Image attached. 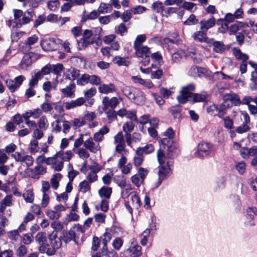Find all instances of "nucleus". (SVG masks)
Returning <instances> with one entry per match:
<instances>
[{"instance_id": "f257e3e1", "label": "nucleus", "mask_w": 257, "mask_h": 257, "mask_svg": "<svg viewBox=\"0 0 257 257\" xmlns=\"http://www.w3.org/2000/svg\"><path fill=\"white\" fill-rule=\"evenodd\" d=\"M146 40V37L145 35L137 36L134 43V48L137 57L147 60L149 59L151 52L148 46L143 45V43Z\"/></svg>"}, {"instance_id": "f03ea898", "label": "nucleus", "mask_w": 257, "mask_h": 257, "mask_svg": "<svg viewBox=\"0 0 257 257\" xmlns=\"http://www.w3.org/2000/svg\"><path fill=\"white\" fill-rule=\"evenodd\" d=\"M123 93L130 100L138 105H142L145 102L144 93L137 88L126 87L124 88Z\"/></svg>"}, {"instance_id": "7ed1b4c3", "label": "nucleus", "mask_w": 257, "mask_h": 257, "mask_svg": "<svg viewBox=\"0 0 257 257\" xmlns=\"http://www.w3.org/2000/svg\"><path fill=\"white\" fill-rule=\"evenodd\" d=\"M12 157L15 159L16 162H20L26 165L27 169L26 171L32 166L34 163V158L29 155H28L24 152H15L12 155Z\"/></svg>"}, {"instance_id": "20e7f679", "label": "nucleus", "mask_w": 257, "mask_h": 257, "mask_svg": "<svg viewBox=\"0 0 257 257\" xmlns=\"http://www.w3.org/2000/svg\"><path fill=\"white\" fill-rule=\"evenodd\" d=\"M141 204V201L136 194H133L129 197L124 203L126 208L131 214H132L134 211H138Z\"/></svg>"}, {"instance_id": "39448f33", "label": "nucleus", "mask_w": 257, "mask_h": 257, "mask_svg": "<svg viewBox=\"0 0 257 257\" xmlns=\"http://www.w3.org/2000/svg\"><path fill=\"white\" fill-rule=\"evenodd\" d=\"M172 164V160H169L167 161L166 164L160 165L159 167L158 174L159 178L156 185V187H158L161 184L163 180L171 173Z\"/></svg>"}, {"instance_id": "423d86ee", "label": "nucleus", "mask_w": 257, "mask_h": 257, "mask_svg": "<svg viewBox=\"0 0 257 257\" xmlns=\"http://www.w3.org/2000/svg\"><path fill=\"white\" fill-rule=\"evenodd\" d=\"M21 62L19 64L20 69L26 70L31 66L32 62L39 58V55L34 52L25 53Z\"/></svg>"}, {"instance_id": "0eeeda50", "label": "nucleus", "mask_w": 257, "mask_h": 257, "mask_svg": "<svg viewBox=\"0 0 257 257\" xmlns=\"http://www.w3.org/2000/svg\"><path fill=\"white\" fill-rule=\"evenodd\" d=\"M114 143L115 145V152L120 154H123V152L124 153H128V151L125 149L124 136L122 132H118L114 136Z\"/></svg>"}, {"instance_id": "6e6552de", "label": "nucleus", "mask_w": 257, "mask_h": 257, "mask_svg": "<svg viewBox=\"0 0 257 257\" xmlns=\"http://www.w3.org/2000/svg\"><path fill=\"white\" fill-rule=\"evenodd\" d=\"M34 12L33 10H28L23 15L21 20H19V22H13L10 21L8 22V25L9 26L13 27H21L23 25H26L29 23L33 19Z\"/></svg>"}, {"instance_id": "1a4fd4ad", "label": "nucleus", "mask_w": 257, "mask_h": 257, "mask_svg": "<svg viewBox=\"0 0 257 257\" xmlns=\"http://www.w3.org/2000/svg\"><path fill=\"white\" fill-rule=\"evenodd\" d=\"M195 86L193 84H190L182 88L180 92V95L177 96V100L180 103H185L189 98L191 99V93L193 91Z\"/></svg>"}, {"instance_id": "9d476101", "label": "nucleus", "mask_w": 257, "mask_h": 257, "mask_svg": "<svg viewBox=\"0 0 257 257\" xmlns=\"http://www.w3.org/2000/svg\"><path fill=\"white\" fill-rule=\"evenodd\" d=\"M88 83L92 85H98L100 84L101 80L99 77L96 75H89L85 74H83L80 79L77 80V84L82 86Z\"/></svg>"}, {"instance_id": "9b49d317", "label": "nucleus", "mask_w": 257, "mask_h": 257, "mask_svg": "<svg viewBox=\"0 0 257 257\" xmlns=\"http://www.w3.org/2000/svg\"><path fill=\"white\" fill-rule=\"evenodd\" d=\"M212 150L211 144L202 142L198 144L196 156L199 158H203L209 156Z\"/></svg>"}, {"instance_id": "f8f14e48", "label": "nucleus", "mask_w": 257, "mask_h": 257, "mask_svg": "<svg viewBox=\"0 0 257 257\" xmlns=\"http://www.w3.org/2000/svg\"><path fill=\"white\" fill-rule=\"evenodd\" d=\"M93 33L89 30H85L83 33V36L79 41H78V49L83 50L88 45L92 44L94 41L91 39Z\"/></svg>"}, {"instance_id": "ddd939ff", "label": "nucleus", "mask_w": 257, "mask_h": 257, "mask_svg": "<svg viewBox=\"0 0 257 257\" xmlns=\"http://www.w3.org/2000/svg\"><path fill=\"white\" fill-rule=\"evenodd\" d=\"M39 38L36 35H33L27 38L25 42L21 44V48L24 53L33 52L32 51L34 49V46L38 43Z\"/></svg>"}, {"instance_id": "4468645a", "label": "nucleus", "mask_w": 257, "mask_h": 257, "mask_svg": "<svg viewBox=\"0 0 257 257\" xmlns=\"http://www.w3.org/2000/svg\"><path fill=\"white\" fill-rule=\"evenodd\" d=\"M46 164L51 166L52 168L56 171H61L64 167L63 162L57 156V154L52 157L47 158Z\"/></svg>"}, {"instance_id": "2eb2a0df", "label": "nucleus", "mask_w": 257, "mask_h": 257, "mask_svg": "<svg viewBox=\"0 0 257 257\" xmlns=\"http://www.w3.org/2000/svg\"><path fill=\"white\" fill-rule=\"evenodd\" d=\"M127 159L124 155L121 154L120 158L117 161V168L120 170L122 174L127 175L131 174L133 165L129 163L126 164Z\"/></svg>"}, {"instance_id": "dca6fc26", "label": "nucleus", "mask_w": 257, "mask_h": 257, "mask_svg": "<svg viewBox=\"0 0 257 257\" xmlns=\"http://www.w3.org/2000/svg\"><path fill=\"white\" fill-rule=\"evenodd\" d=\"M243 10L239 8L236 10L233 14L228 13L225 14L223 19L218 20L219 22H225L226 23H231L234 21L235 19H240L243 18Z\"/></svg>"}, {"instance_id": "f3484780", "label": "nucleus", "mask_w": 257, "mask_h": 257, "mask_svg": "<svg viewBox=\"0 0 257 257\" xmlns=\"http://www.w3.org/2000/svg\"><path fill=\"white\" fill-rule=\"evenodd\" d=\"M65 210V208L63 205L58 204L55 205L53 209H48L46 214L50 219H58L61 216V212Z\"/></svg>"}, {"instance_id": "a211bd4d", "label": "nucleus", "mask_w": 257, "mask_h": 257, "mask_svg": "<svg viewBox=\"0 0 257 257\" xmlns=\"http://www.w3.org/2000/svg\"><path fill=\"white\" fill-rule=\"evenodd\" d=\"M120 99L116 97H113L109 99L108 97L105 96L102 99V103L103 104V110L106 111L108 109H114V108L119 103Z\"/></svg>"}, {"instance_id": "6ab92c4d", "label": "nucleus", "mask_w": 257, "mask_h": 257, "mask_svg": "<svg viewBox=\"0 0 257 257\" xmlns=\"http://www.w3.org/2000/svg\"><path fill=\"white\" fill-rule=\"evenodd\" d=\"M89 138L84 141V147L90 152L96 154L100 151V147L99 144L93 142V139L87 134Z\"/></svg>"}, {"instance_id": "aec40b11", "label": "nucleus", "mask_w": 257, "mask_h": 257, "mask_svg": "<svg viewBox=\"0 0 257 257\" xmlns=\"http://www.w3.org/2000/svg\"><path fill=\"white\" fill-rule=\"evenodd\" d=\"M27 171L28 172V175L30 177L38 179L40 175H43L46 172V169L40 164H38L34 169L29 168Z\"/></svg>"}, {"instance_id": "412c9836", "label": "nucleus", "mask_w": 257, "mask_h": 257, "mask_svg": "<svg viewBox=\"0 0 257 257\" xmlns=\"http://www.w3.org/2000/svg\"><path fill=\"white\" fill-rule=\"evenodd\" d=\"M208 74L209 73L207 70L197 66H192L188 71V75L194 78Z\"/></svg>"}, {"instance_id": "4be33fe9", "label": "nucleus", "mask_w": 257, "mask_h": 257, "mask_svg": "<svg viewBox=\"0 0 257 257\" xmlns=\"http://www.w3.org/2000/svg\"><path fill=\"white\" fill-rule=\"evenodd\" d=\"M42 49L46 51H53L56 49V42L54 39H46L41 42Z\"/></svg>"}, {"instance_id": "5701e85b", "label": "nucleus", "mask_w": 257, "mask_h": 257, "mask_svg": "<svg viewBox=\"0 0 257 257\" xmlns=\"http://www.w3.org/2000/svg\"><path fill=\"white\" fill-rule=\"evenodd\" d=\"M216 23V20L213 17H211L207 20L202 19L200 22V30L207 31L209 29L213 28Z\"/></svg>"}, {"instance_id": "b1692460", "label": "nucleus", "mask_w": 257, "mask_h": 257, "mask_svg": "<svg viewBox=\"0 0 257 257\" xmlns=\"http://www.w3.org/2000/svg\"><path fill=\"white\" fill-rule=\"evenodd\" d=\"M35 239L40 245V250H45L48 246L45 233L42 232L38 233L35 237Z\"/></svg>"}, {"instance_id": "393cba45", "label": "nucleus", "mask_w": 257, "mask_h": 257, "mask_svg": "<svg viewBox=\"0 0 257 257\" xmlns=\"http://www.w3.org/2000/svg\"><path fill=\"white\" fill-rule=\"evenodd\" d=\"M50 244L54 249H58L62 245L61 238L57 236V234L55 232H52L48 235Z\"/></svg>"}, {"instance_id": "a878e982", "label": "nucleus", "mask_w": 257, "mask_h": 257, "mask_svg": "<svg viewBox=\"0 0 257 257\" xmlns=\"http://www.w3.org/2000/svg\"><path fill=\"white\" fill-rule=\"evenodd\" d=\"M117 114L121 117H126L132 120H137L136 111L135 110L128 111L125 108H122L117 111Z\"/></svg>"}, {"instance_id": "bb28decb", "label": "nucleus", "mask_w": 257, "mask_h": 257, "mask_svg": "<svg viewBox=\"0 0 257 257\" xmlns=\"http://www.w3.org/2000/svg\"><path fill=\"white\" fill-rule=\"evenodd\" d=\"M85 102V98L83 97H79L74 100L66 102L65 103V107L69 110L78 106L82 105Z\"/></svg>"}, {"instance_id": "cd10ccee", "label": "nucleus", "mask_w": 257, "mask_h": 257, "mask_svg": "<svg viewBox=\"0 0 257 257\" xmlns=\"http://www.w3.org/2000/svg\"><path fill=\"white\" fill-rule=\"evenodd\" d=\"M248 27L247 22L244 23L242 22L237 21L234 24L231 25L229 27V35H233L235 34L239 30L246 28Z\"/></svg>"}, {"instance_id": "c85d7f7f", "label": "nucleus", "mask_w": 257, "mask_h": 257, "mask_svg": "<svg viewBox=\"0 0 257 257\" xmlns=\"http://www.w3.org/2000/svg\"><path fill=\"white\" fill-rule=\"evenodd\" d=\"M130 257H140L142 255V247L141 246L134 244L129 247L127 250Z\"/></svg>"}, {"instance_id": "c756f323", "label": "nucleus", "mask_w": 257, "mask_h": 257, "mask_svg": "<svg viewBox=\"0 0 257 257\" xmlns=\"http://www.w3.org/2000/svg\"><path fill=\"white\" fill-rule=\"evenodd\" d=\"M231 102L223 101L220 105L214 106L216 111H218L219 117H222L225 113L226 110L230 108Z\"/></svg>"}, {"instance_id": "7c9ffc66", "label": "nucleus", "mask_w": 257, "mask_h": 257, "mask_svg": "<svg viewBox=\"0 0 257 257\" xmlns=\"http://www.w3.org/2000/svg\"><path fill=\"white\" fill-rule=\"evenodd\" d=\"M62 80L58 79V76L56 77L55 81L52 82V84L50 81L45 82L43 84V89L47 92L50 91L51 88H53L54 90L56 89L57 85L59 83H61Z\"/></svg>"}, {"instance_id": "2f4dec72", "label": "nucleus", "mask_w": 257, "mask_h": 257, "mask_svg": "<svg viewBox=\"0 0 257 257\" xmlns=\"http://www.w3.org/2000/svg\"><path fill=\"white\" fill-rule=\"evenodd\" d=\"M42 113V110L39 108L29 110L23 113V117L24 119H29L31 117L37 119L41 115Z\"/></svg>"}, {"instance_id": "473e14b6", "label": "nucleus", "mask_w": 257, "mask_h": 257, "mask_svg": "<svg viewBox=\"0 0 257 257\" xmlns=\"http://www.w3.org/2000/svg\"><path fill=\"white\" fill-rule=\"evenodd\" d=\"M194 41L199 42H207L208 38L207 37L206 33L204 30L197 31L195 32L192 36Z\"/></svg>"}, {"instance_id": "72a5a7b5", "label": "nucleus", "mask_w": 257, "mask_h": 257, "mask_svg": "<svg viewBox=\"0 0 257 257\" xmlns=\"http://www.w3.org/2000/svg\"><path fill=\"white\" fill-rule=\"evenodd\" d=\"M62 175L59 173L53 175L50 179V184L53 189L56 190L59 186V182L62 179Z\"/></svg>"}, {"instance_id": "f704fd0d", "label": "nucleus", "mask_w": 257, "mask_h": 257, "mask_svg": "<svg viewBox=\"0 0 257 257\" xmlns=\"http://www.w3.org/2000/svg\"><path fill=\"white\" fill-rule=\"evenodd\" d=\"M164 136L166 138H163L161 140V143L164 146H167V147L168 145L166 144L168 142H170V140L172 139L174 136V133L172 129L168 128L164 133ZM164 149H165V146H164Z\"/></svg>"}, {"instance_id": "c9c22d12", "label": "nucleus", "mask_w": 257, "mask_h": 257, "mask_svg": "<svg viewBox=\"0 0 257 257\" xmlns=\"http://www.w3.org/2000/svg\"><path fill=\"white\" fill-rule=\"evenodd\" d=\"M112 193V188L105 186H102L98 190L99 196L101 198L109 199Z\"/></svg>"}, {"instance_id": "e433bc0d", "label": "nucleus", "mask_w": 257, "mask_h": 257, "mask_svg": "<svg viewBox=\"0 0 257 257\" xmlns=\"http://www.w3.org/2000/svg\"><path fill=\"white\" fill-rule=\"evenodd\" d=\"M115 87L112 84H100L98 87V91L101 93L108 94L115 91Z\"/></svg>"}, {"instance_id": "4c0bfd02", "label": "nucleus", "mask_w": 257, "mask_h": 257, "mask_svg": "<svg viewBox=\"0 0 257 257\" xmlns=\"http://www.w3.org/2000/svg\"><path fill=\"white\" fill-rule=\"evenodd\" d=\"M56 154L57 156H58L63 162L69 161L73 156L71 151H67L66 152L60 151L57 152Z\"/></svg>"}, {"instance_id": "58836bf2", "label": "nucleus", "mask_w": 257, "mask_h": 257, "mask_svg": "<svg viewBox=\"0 0 257 257\" xmlns=\"http://www.w3.org/2000/svg\"><path fill=\"white\" fill-rule=\"evenodd\" d=\"M137 150L143 155V154L148 155L154 152L155 147L152 144H147L144 147L138 148Z\"/></svg>"}, {"instance_id": "ea45409f", "label": "nucleus", "mask_w": 257, "mask_h": 257, "mask_svg": "<svg viewBox=\"0 0 257 257\" xmlns=\"http://www.w3.org/2000/svg\"><path fill=\"white\" fill-rule=\"evenodd\" d=\"M75 85L74 83H70L68 86L61 90V92L67 97H71L75 91Z\"/></svg>"}, {"instance_id": "a19ab883", "label": "nucleus", "mask_w": 257, "mask_h": 257, "mask_svg": "<svg viewBox=\"0 0 257 257\" xmlns=\"http://www.w3.org/2000/svg\"><path fill=\"white\" fill-rule=\"evenodd\" d=\"M66 77L69 80H75L79 76V71L71 68L67 70L65 73Z\"/></svg>"}, {"instance_id": "79ce46f5", "label": "nucleus", "mask_w": 257, "mask_h": 257, "mask_svg": "<svg viewBox=\"0 0 257 257\" xmlns=\"http://www.w3.org/2000/svg\"><path fill=\"white\" fill-rule=\"evenodd\" d=\"M187 53L191 56L195 63H199L201 62L202 60L201 58L194 48L191 47L188 48L187 49Z\"/></svg>"}, {"instance_id": "37998d69", "label": "nucleus", "mask_w": 257, "mask_h": 257, "mask_svg": "<svg viewBox=\"0 0 257 257\" xmlns=\"http://www.w3.org/2000/svg\"><path fill=\"white\" fill-rule=\"evenodd\" d=\"M157 160L160 165L165 164V162L170 160L169 156H166L164 152L161 148L157 152Z\"/></svg>"}, {"instance_id": "c03bdc74", "label": "nucleus", "mask_w": 257, "mask_h": 257, "mask_svg": "<svg viewBox=\"0 0 257 257\" xmlns=\"http://www.w3.org/2000/svg\"><path fill=\"white\" fill-rule=\"evenodd\" d=\"M112 10V8L110 4L101 3L99 6L97 11L99 14H103L110 13Z\"/></svg>"}, {"instance_id": "a18cd8bd", "label": "nucleus", "mask_w": 257, "mask_h": 257, "mask_svg": "<svg viewBox=\"0 0 257 257\" xmlns=\"http://www.w3.org/2000/svg\"><path fill=\"white\" fill-rule=\"evenodd\" d=\"M191 100L194 103L204 102L207 101L208 97L205 95L201 94H191Z\"/></svg>"}, {"instance_id": "49530a36", "label": "nucleus", "mask_w": 257, "mask_h": 257, "mask_svg": "<svg viewBox=\"0 0 257 257\" xmlns=\"http://www.w3.org/2000/svg\"><path fill=\"white\" fill-rule=\"evenodd\" d=\"M12 204V196L7 195L0 202L1 209L2 210V213L4 212L7 206H11Z\"/></svg>"}, {"instance_id": "de8ad7c7", "label": "nucleus", "mask_w": 257, "mask_h": 257, "mask_svg": "<svg viewBox=\"0 0 257 257\" xmlns=\"http://www.w3.org/2000/svg\"><path fill=\"white\" fill-rule=\"evenodd\" d=\"M75 153L78 155V157L80 159L83 160H86L90 156L88 151L85 148H78L76 151H75Z\"/></svg>"}, {"instance_id": "09e8293b", "label": "nucleus", "mask_w": 257, "mask_h": 257, "mask_svg": "<svg viewBox=\"0 0 257 257\" xmlns=\"http://www.w3.org/2000/svg\"><path fill=\"white\" fill-rule=\"evenodd\" d=\"M135 153L136 155L133 158V163L135 166L139 167L142 164L144 160V157L142 154L139 153L137 150Z\"/></svg>"}, {"instance_id": "8fccbe9b", "label": "nucleus", "mask_w": 257, "mask_h": 257, "mask_svg": "<svg viewBox=\"0 0 257 257\" xmlns=\"http://www.w3.org/2000/svg\"><path fill=\"white\" fill-rule=\"evenodd\" d=\"M91 188L89 182L87 180H83L78 185V190L79 192L85 193L90 191Z\"/></svg>"}, {"instance_id": "3c124183", "label": "nucleus", "mask_w": 257, "mask_h": 257, "mask_svg": "<svg viewBox=\"0 0 257 257\" xmlns=\"http://www.w3.org/2000/svg\"><path fill=\"white\" fill-rule=\"evenodd\" d=\"M233 53L237 59L243 61H246L248 59V56L244 53H242L239 49L235 48L233 50Z\"/></svg>"}, {"instance_id": "603ef678", "label": "nucleus", "mask_w": 257, "mask_h": 257, "mask_svg": "<svg viewBox=\"0 0 257 257\" xmlns=\"http://www.w3.org/2000/svg\"><path fill=\"white\" fill-rule=\"evenodd\" d=\"M5 83L9 90L11 92H14L19 89V87L17 85L15 81L12 79H7Z\"/></svg>"}, {"instance_id": "864d4df0", "label": "nucleus", "mask_w": 257, "mask_h": 257, "mask_svg": "<svg viewBox=\"0 0 257 257\" xmlns=\"http://www.w3.org/2000/svg\"><path fill=\"white\" fill-rule=\"evenodd\" d=\"M38 144V142L37 140H34L31 141L28 147L29 152L32 154L39 152L40 148Z\"/></svg>"}, {"instance_id": "5fc2aeb1", "label": "nucleus", "mask_w": 257, "mask_h": 257, "mask_svg": "<svg viewBox=\"0 0 257 257\" xmlns=\"http://www.w3.org/2000/svg\"><path fill=\"white\" fill-rule=\"evenodd\" d=\"M196 5L192 2H186L184 0H182L181 2V6L185 10H188L189 11H193V10H196V8L195 7Z\"/></svg>"}, {"instance_id": "6e6d98bb", "label": "nucleus", "mask_w": 257, "mask_h": 257, "mask_svg": "<svg viewBox=\"0 0 257 257\" xmlns=\"http://www.w3.org/2000/svg\"><path fill=\"white\" fill-rule=\"evenodd\" d=\"M112 61L114 62V63L116 64L119 66H127L129 65L130 63L128 61L126 60L125 58L121 57L118 56L114 57L112 59Z\"/></svg>"}, {"instance_id": "4d7b16f0", "label": "nucleus", "mask_w": 257, "mask_h": 257, "mask_svg": "<svg viewBox=\"0 0 257 257\" xmlns=\"http://www.w3.org/2000/svg\"><path fill=\"white\" fill-rule=\"evenodd\" d=\"M23 198L27 203H32L34 199V194L32 190L29 189L23 194Z\"/></svg>"}, {"instance_id": "13d9d810", "label": "nucleus", "mask_w": 257, "mask_h": 257, "mask_svg": "<svg viewBox=\"0 0 257 257\" xmlns=\"http://www.w3.org/2000/svg\"><path fill=\"white\" fill-rule=\"evenodd\" d=\"M186 56V53L182 50H180L177 52L174 53L172 55V60L175 62H179L183 57Z\"/></svg>"}, {"instance_id": "bf43d9fd", "label": "nucleus", "mask_w": 257, "mask_h": 257, "mask_svg": "<svg viewBox=\"0 0 257 257\" xmlns=\"http://www.w3.org/2000/svg\"><path fill=\"white\" fill-rule=\"evenodd\" d=\"M71 123L73 128L76 129L80 126L84 125L85 124V121L82 117L76 118L72 120Z\"/></svg>"}, {"instance_id": "052dcab7", "label": "nucleus", "mask_w": 257, "mask_h": 257, "mask_svg": "<svg viewBox=\"0 0 257 257\" xmlns=\"http://www.w3.org/2000/svg\"><path fill=\"white\" fill-rule=\"evenodd\" d=\"M96 117V114L94 112L86 111L84 112V116L82 117L85 121L91 122L94 120Z\"/></svg>"}, {"instance_id": "680f3d73", "label": "nucleus", "mask_w": 257, "mask_h": 257, "mask_svg": "<svg viewBox=\"0 0 257 257\" xmlns=\"http://www.w3.org/2000/svg\"><path fill=\"white\" fill-rule=\"evenodd\" d=\"M150 63V60H145L144 61H142L140 63V69L141 71L145 74H149L152 71L151 68H143V66H148Z\"/></svg>"}, {"instance_id": "e2e57ef3", "label": "nucleus", "mask_w": 257, "mask_h": 257, "mask_svg": "<svg viewBox=\"0 0 257 257\" xmlns=\"http://www.w3.org/2000/svg\"><path fill=\"white\" fill-rule=\"evenodd\" d=\"M38 126L40 128L44 130H46L48 128L49 126V122L45 116H43L39 119L38 121Z\"/></svg>"}, {"instance_id": "0e129e2a", "label": "nucleus", "mask_w": 257, "mask_h": 257, "mask_svg": "<svg viewBox=\"0 0 257 257\" xmlns=\"http://www.w3.org/2000/svg\"><path fill=\"white\" fill-rule=\"evenodd\" d=\"M62 238L64 242L67 243L70 241L74 237V234L72 232L67 230H63L62 233Z\"/></svg>"}, {"instance_id": "69168bd1", "label": "nucleus", "mask_w": 257, "mask_h": 257, "mask_svg": "<svg viewBox=\"0 0 257 257\" xmlns=\"http://www.w3.org/2000/svg\"><path fill=\"white\" fill-rule=\"evenodd\" d=\"M132 183L135 185L137 187H139L143 184L144 180H143L138 174H135L131 177Z\"/></svg>"}, {"instance_id": "338daca9", "label": "nucleus", "mask_w": 257, "mask_h": 257, "mask_svg": "<svg viewBox=\"0 0 257 257\" xmlns=\"http://www.w3.org/2000/svg\"><path fill=\"white\" fill-rule=\"evenodd\" d=\"M160 92L163 97L165 98H168L174 93L171 90L167 89V88L159 86Z\"/></svg>"}, {"instance_id": "774afa93", "label": "nucleus", "mask_w": 257, "mask_h": 257, "mask_svg": "<svg viewBox=\"0 0 257 257\" xmlns=\"http://www.w3.org/2000/svg\"><path fill=\"white\" fill-rule=\"evenodd\" d=\"M249 87L252 90L257 89V76L255 75L254 72L251 73V82L249 83Z\"/></svg>"}]
</instances>
